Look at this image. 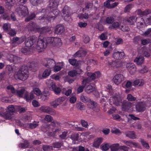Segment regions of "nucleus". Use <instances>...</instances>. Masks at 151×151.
Segmentation results:
<instances>
[{
  "label": "nucleus",
  "instance_id": "1",
  "mask_svg": "<svg viewBox=\"0 0 151 151\" xmlns=\"http://www.w3.org/2000/svg\"><path fill=\"white\" fill-rule=\"evenodd\" d=\"M60 0H50L45 14H41V16L38 20L41 23L53 20L59 14L60 11L57 9Z\"/></svg>",
  "mask_w": 151,
  "mask_h": 151
},
{
  "label": "nucleus",
  "instance_id": "2",
  "mask_svg": "<svg viewBox=\"0 0 151 151\" xmlns=\"http://www.w3.org/2000/svg\"><path fill=\"white\" fill-rule=\"evenodd\" d=\"M17 109L20 113L24 112L26 109L24 107H21L19 106H16L14 107L13 105L9 106L4 109L3 108L0 109V116L6 120H12L15 118L14 113L15 109Z\"/></svg>",
  "mask_w": 151,
  "mask_h": 151
},
{
  "label": "nucleus",
  "instance_id": "3",
  "mask_svg": "<svg viewBox=\"0 0 151 151\" xmlns=\"http://www.w3.org/2000/svg\"><path fill=\"white\" fill-rule=\"evenodd\" d=\"M62 45L61 39L58 37H48L47 39V42H44L43 40L39 38L37 44L36 46V49L38 52H40L44 51L47 45L51 46L60 47Z\"/></svg>",
  "mask_w": 151,
  "mask_h": 151
},
{
  "label": "nucleus",
  "instance_id": "4",
  "mask_svg": "<svg viewBox=\"0 0 151 151\" xmlns=\"http://www.w3.org/2000/svg\"><path fill=\"white\" fill-rule=\"evenodd\" d=\"M28 76L29 71L27 67L23 65L21 67L18 72L15 73L14 77L16 79L24 81L27 79Z\"/></svg>",
  "mask_w": 151,
  "mask_h": 151
},
{
  "label": "nucleus",
  "instance_id": "5",
  "mask_svg": "<svg viewBox=\"0 0 151 151\" xmlns=\"http://www.w3.org/2000/svg\"><path fill=\"white\" fill-rule=\"evenodd\" d=\"M109 101L111 105L114 104L116 106H119L122 103V99L119 95H117L116 96L114 95L110 97Z\"/></svg>",
  "mask_w": 151,
  "mask_h": 151
},
{
  "label": "nucleus",
  "instance_id": "6",
  "mask_svg": "<svg viewBox=\"0 0 151 151\" xmlns=\"http://www.w3.org/2000/svg\"><path fill=\"white\" fill-rule=\"evenodd\" d=\"M148 102L147 101L145 102H138L136 106V108L138 112H141L144 111L146 109L147 106H150L149 103H146Z\"/></svg>",
  "mask_w": 151,
  "mask_h": 151
},
{
  "label": "nucleus",
  "instance_id": "7",
  "mask_svg": "<svg viewBox=\"0 0 151 151\" xmlns=\"http://www.w3.org/2000/svg\"><path fill=\"white\" fill-rule=\"evenodd\" d=\"M16 11L20 16L24 17L28 15V11L27 7L23 5H21L17 9Z\"/></svg>",
  "mask_w": 151,
  "mask_h": 151
},
{
  "label": "nucleus",
  "instance_id": "8",
  "mask_svg": "<svg viewBox=\"0 0 151 151\" xmlns=\"http://www.w3.org/2000/svg\"><path fill=\"white\" fill-rule=\"evenodd\" d=\"M42 63L45 67L51 69L54 66L55 62L53 59L46 58L43 60Z\"/></svg>",
  "mask_w": 151,
  "mask_h": 151
},
{
  "label": "nucleus",
  "instance_id": "9",
  "mask_svg": "<svg viewBox=\"0 0 151 151\" xmlns=\"http://www.w3.org/2000/svg\"><path fill=\"white\" fill-rule=\"evenodd\" d=\"M40 110L42 112L52 115H55L56 114V112L55 110L48 106H42L40 108Z\"/></svg>",
  "mask_w": 151,
  "mask_h": 151
},
{
  "label": "nucleus",
  "instance_id": "10",
  "mask_svg": "<svg viewBox=\"0 0 151 151\" xmlns=\"http://www.w3.org/2000/svg\"><path fill=\"white\" fill-rule=\"evenodd\" d=\"M65 100V97H62L56 99L55 100L50 102V104L51 106L54 108H56L58 106L61 104Z\"/></svg>",
  "mask_w": 151,
  "mask_h": 151
},
{
  "label": "nucleus",
  "instance_id": "11",
  "mask_svg": "<svg viewBox=\"0 0 151 151\" xmlns=\"http://www.w3.org/2000/svg\"><path fill=\"white\" fill-rule=\"evenodd\" d=\"M125 54L124 52L119 51L117 50H114L112 54V57L116 60H120L123 58L124 57Z\"/></svg>",
  "mask_w": 151,
  "mask_h": 151
},
{
  "label": "nucleus",
  "instance_id": "12",
  "mask_svg": "<svg viewBox=\"0 0 151 151\" xmlns=\"http://www.w3.org/2000/svg\"><path fill=\"white\" fill-rule=\"evenodd\" d=\"M126 67L130 74L133 75L135 73L136 68L134 64L131 63H127L126 65Z\"/></svg>",
  "mask_w": 151,
  "mask_h": 151
},
{
  "label": "nucleus",
  "instance_id": "13",
  "mask_svg": "<svg viewBox=\"0 0 151 151\" xmlns=\"http://www.w3.org/2000/svg\"><path fill=\"white\" fill-rule=\"evenodd\" d=\"M133 104L132 103L125 101H124L122 105V110L124 111L131 110L133 109Z\"/></svg>",
  "mask_w": 151,
  "mask_h": 151
},
{
  "label": "nucleus",
  "instance_id": "14",
  "mask_svg": "<svg viewBox=\"0 0 151 151\" xmlns=\"http://www.w3.org/2000/svg\"><path fill=\"white\" fill-rule=\"evenodd\" d=\"M124 80V77L122 74L115 75L113 78V80L117 85L119 84Z\"/></svg>",
  "mask_w": 151,
  "mask_h": 151
},
{
  "label": "nucleus",
  "instance_id": "15",
  "mask_svg": "<svg viewBox=\"0 0 151 151\" xmlns=\"http://www.w3.org/2000/svg\"><path fill=\"white\" fill-rule=\"evenodd\" d=\"M65 30V27L63 25L59 24L56 26L55 33L57 35H61L64 32Z\"/></svg>",
  "mask_w": 151,
  "mask_h": 151
},
{
  "label": "nucleus",
  "instance_id": "16",
  "mask_svg": "<svg viewBox=\"0 0 151 151\" xmlns=\"http://www.w3.org/2000/svg\"><path fill=\"white\" fill-rule=\"evenodd\" d=\"M51 71L50 69H46L43 71L42 75L40 74H39L38 78L40 79L45 78L50 76Z\"/></svg>",
  "mask_w": 151,
  "mask_h": 151
},
{
  "label": "nucleus",
  "instance_id": "17",
  "mask_svg": "<svg viewBox=\"0 0 151 151\" xmlns=\"http://www.w3.org/2000/svg\"><path fill=\"white\" fill-rule=\"evenodd\" d=\"M27 27L29 30L37 32L38 30L39 26L32 22H30L27 26Z\"/></svg>",
  "mask_w": 151,
  "mask_h": 151
},
{
  "label": "nucleus",
  "instance_id": "18",
  "mask_svg": "<svg viewBox=\"0 0 151 151\" xmlns=\"http://www.w3.org/2000/svg\"><path fill=\"white\" fill-rule=\"evenodd\" d=\"M26 91L25 89L22 87L20 89L16 90L15 95L20 97H23L25 94Z\"/></svg>",
  "mask_w": 151,
  "mask_h": 151
},
{
  "label": "nucleus",
  "instance_id": "19",
  "mask_svg": "<svg viewBox=\"0 0 151 151\" xmlns=\"http://www.w3.org/2000/svg\"><path fill=\"white\" fill-rule=\"evenodd\" d=\"M142 53L146 57H149L151 53V51L149 49L146 48L145 47L142 48L140 50Z\"/></svg>",
  "mask_w": 151,
  "mask_h": 151
},
{
  "label": "nucleus",
  "instance_id": "20",
  "mask_svg": "<svg viewBox=\"0 0 151 151\" xmlns=\"http://www.w3.org/2000/svg\"><path fill=\"white\" fill-rule=\"evenodd\" d=\"M24 98L28 102L30 101L31 100L35 98V96L34 94H32L31 92L29 94L28 92L26 91L24 95Z\"/></svg>",
  "mask_w": 151,
  "mask_h": 151
},
{
  "label": "nucleus",
  "instance_id": "21",
  "mask_svg": "<svg viewBox=\"0 0 151 151\" xmlns=\"http://www.w3.org/2000/svg\"><path fill=\"white\" fill-rule=\"evenodd\" d=\"M109 65L111 67L115 68L119 67L123 65V63L122 61H120L117 63L116 61H114L111 62H109Z\"/></svg>",
  "mask_w": 151,
  "mask_h": 151
},
{
  "label": "nucleus",
  "instance_id": "22",
  "mask_svg": "<svg viewBox=\"0 0 151 151\" xmlns=\"http://www.w3.org/2000/svg\"><path fill=\"white\" fill-rule=\"evenodd\" d=\"M35 42L33 36L29 37L27 39V41L25 42L26 46L28 47H30L33 45Z\"/></svg>",
  "mask_w": 151,
  "mask_h": 151
},
{
  "label": "nucleus",
  "instance_id": "23",
  "mask_svg": "<svg viewBox=\"0 0 151 151\" xmlns=\"http://www.w3.org/2000/svg\"><path fill=\"white\" fill-rule=\"evenodd\" d=\"M139 19H140L141 21L144 22V19L142 18L141 17L136 18L134 16H132L130 17L127 20V22L129 24L132 25L133 24L136 22V20H138Z\"/></svg>",
  "mask_w": 151,
  "mask_h": 151
},
{
  "label": "nucleus",
  "instance_id": "24",
  "mask_svg": "<svg viewBox=\"0 0 151 151\" xmlns=\"http://www.w3.org/2000/svg\"><path fill=\"white\" fill-rule=\"evenodd\" d=\"M103 140V138L102 137H99L95 139L93 142V147L96 148H99Z\"/></svg>",
  "mask_w": 151,
  "mask_h": 151
},
{
  "label": "nucleus",
  "instance_id": "25",
  "mask_svg": "<svg viewBox=\"0 0 151 151\" xmlns=\"http://www.w3.org/2000/svg\"><path fill=\"white\" fill-rule=\"evenodd\" d=\"M51 28L48 27H43L40 28L39 27L38 30L37 32H40L41 34H45L47 33L50 31Z\"/></svg>",
  "mask_w": 151,
  "mask_h": 151
},
{
  "label": "nucleus",
  "instance_id": "26",
  "mask_svg": "<svg viewBox=\"0 0 151 151\" xmlns=\"http://www.w3.org/2000/svg\"><path fill=\"white\" fill-rule=\"evenodd\" d=\"M145 83L144 80L142 79H137L134 81L133 85L135 86H142Z\"/></svg>",
  "mask_w": 151,
  "mask_h": 151
},
{
  "label": "nucleus",
  "instance_id": "27",
  "mask_svg": "<svg viewBox=\"0 0 151 151\" xmlns=\"http://www.w3.org/2000/svg\"><path fill=\"white\" fill-rule=\"evenodd\" d=\"M39 122L34 121L33 123L25 124L24 126L25 128H28L30 129H34L38 125Z\"/></svg>",
  "mask_w": 151,
  "mask_h": 151
},
{
  "label": "nucleus",
  "instance_id": "28",
  "mask_svg": "<svg viewBox=\"0 0 151 151\" xmlns=\"http://www.w3.org/2000/svg\"><path fill=\"white\" fill-rule=\"evenodd\" d=\"M82 72V70L81 69H78L77 71L73 70L69 71L68 74L70 76L73 77L78 75H80Z\"/></svg>",
  "mask_w": 151,
  "mask_h": 151
},
{
  "label": "nucleus",
  "instance_id": "29",
  "mask_svg": "<svg viewBox=\"0 0 151 151\" xmlns=\"http://www.w3.org/2000/svg\"><path fill=\"white\" fill-rule=\"evenodd\" d=\"M88 81H90L88 80V78H85L83 79L82 83L84 86H79L78 88L77 89V92L78 93L82 92L83 90V89L85 87V85L86 84V83H88Z\"/></svg>",
  "mask_w": 151,
  "mask_h": 151
},
{
  "label": "nucleus",
  "instance_id": "30",
  "mask_svg": "<svg viewBox=\"0 0 151 151\" xmlns=\"http://www.w3.org/2000/svg\"><path fill=\"white\" fill-rule=\"evenodd\" d=\"M25 39V37L19 38L17 37L14 38L12 41V43L14 44L16 43L19 44L24 41Z\"/></svg>",
  "mask_w": 151,
  "mask_h": 151
},
{
  "label": "nucleus",
  "instance_id": "31",
  "mask_svg": "<svg viewBox=\"0 0 151 151\" xmlns=\"http://www.w3.org/2000/svg\"><path fill=\"white\" fill-rule=\"evenodd\" d=\"M23 143H20L18 145V147L20 148L25 149L29 147V143L28 141L23 139Z\"/></svg>",
  "mask_w": 151,
  "mask_h": 151
},
{
  "label": "nucleus",
  "instance_id": "32",
  "mask_svg": "<svg viewBox=\"0 0 151 151\" xmlns=\"http://www.w3.org/2000/svg\"><path fill=\"white\" fill-rule=\"evenodd\" d=\"M144 60V58L142 56H138L134 59V62L137 65H140L142 64Z\"/></svg>",
  "mask_w": 151,
  "mask_h": 151
},
{
  "label": "nucleus",
  "instance_id": "33",
  "mask_svg": "<svg viewBox=\"0 0 151 151\" xmlns=\"http://www.w3.org/2000/svg\"><path fill=\"white\" fill-rule=\"evenodd\" d=\"M110 145L109 143H104L100 146V149L103 151H107L110 148Z\"/></svg>",
  "mask_w": 151,
  "mask_h": 151
},
{
  "label": "nucleus",
  "instance_id": "34",
  "mask_svg": "<svg viewBox=\"0 0 151 151\" xmlns=\"http://www.w3.org/2000/svg\"><path fill=\"white\" fill-rule=\"evenodd\" d=\"M88 106L89 108L94 111H96V109L97 108V103L95 102L91 101V100L88 102Z\"/></svg>",
  "mask_w": 151,
  "mask_h": 151
},
{
  "label": "nucleus",
  "instance_id": "35",
  "mask_svg": "<svg viewBox=\"0 0 151 151\" xmlns=\"http://www.w3.org/2000/svg\"><path fill=\"white\" fill-rule=\"evenodd\" d=\"M63 66V63H59L57 65L55 64L53 70L55 72L59 71Z\"/></svg>",
  "mask_w": 151,
  "mask_h": 151
},
{
  "label": "nucleus",
  "instance_id": "36",
  "mask_svg": "<svg viewBox=\"0 0 151 151\" xmlns=\"http://www.w3.org/2000/svg\"><path fill=\"white\" fill-rule=\"evenodd\" d=\"M126 136L129 138L132 139H134L136 138V135L135 132L134 131H128L125 133Z\"/></svg>",
  "mask_w": 151,
  "mask_h": 151
},
{
  "label": "nucleus",
  "instance_id": "37",
  "mask_svg": "<svg viewBox=\"0 0 151 151\" xmlns=\"http://www.w3.org/2000/svg\"><path fill=\"white\" fill-rule=\"evenodd\" d=\"M120 148L119 144L116 143L110 145V148L111 151H118Z\"/></svg>",
  "mask_w": 151,
  "mask_h": 151
},
{
  "label": "nucleus",
  "instance_id": "38",
  "mask_svg": "<svg viewBox=\"0 0 151 151\" xmlns=\"http://www.w3.org/2000/svg\"><path fill=\"white\" fill-rule=\"evenodd\" d=\"M137 12L138 14L140 15L141 17H142L150 14V11L149 10H147L142 12L141 10H138Z\"/></svg>",
  "mask_w": 151,
  "mask_h": 151
},
{
  "label": "nucleus",
  "instance_id": "39",
  "mask_svg": "<svg viewBox=\"0 0 151 151\" xmlns=\"http://www.w3.org/2000/svg\"><path fill=\"white\" fill-rule=\"evenodd\" d=\"M32 94H35L37 96H39L42 94L40 90L38 88H35L31 91Z\"/></svg>",
  "mask_w": 151,
  "mask_h": 151
},
{
  "label": "nucleus",
  "instance_id": "40",
  "mask_svg": "<svg viewBox=\"0 0 151 151\" xmlns=\"http://www.w3.org/2000/svg\"><path fill=\"white\" fill-rule=\"evenodd\" d=\"M95 88L93 87L92 86L89 85L86 86L85 88L86 92L88 93H89L93 92L95 89Z\"/></svg>",
  "mask_w": 151,
  "mask_h": 151
},
{
  "label": "nucleus",
  "instance_id": "41",
  "mask_svg": "<svg viewBox=\"0 0 151 151\" xmlns=\"http://www.w3.org/2000/svg\"><path fill=\"white\" fill-rule=\"evenodd\" d=\"M46 83L47 85L49 88H52L53 86L55 84V83L51 79H47L46 81Z\"/></svg>",
  "mask_w": 151,
  "mask_h": 151
},
{
  "label": "nucleus",
  "instance_id": "42",
  "mask_svg": "<svg viewBox=\"0 0 151 151\" xmlns=\"http://www.w3.org/2000/svg\"><path fill=\"white\" fill-rule=\"evenodd\" d=\"M52 88L53 91L56 94L60 93L61 91V89L60 87H57L55 84L52 86Z\"/></svg>",
  "mask_w": 151,
  "mask_h": 151
},
{
  "label": "nucleus",
  "instance_id": "43",
  "mask_svg": "<svg viewBox=\"0 0 151 151\" xmlns=\"http://www.w3.org/2000/svg\"><path fill=\"white\" fill-rule=\"evenodd\" d=\"M85 52L83 50H80L76 52L74 55V57H80L85 54Z\"/></svg>",
  "mask_w": 151,
  "mask_h": 151
},
{
  "label": "nucleus",
  "instance_id": "44",
  "mask_svg": "<svg viewBox=\"0 0 151 151\" xmlns=\"http://www.w3.org/2000/svg\"><path fill=\"white\" fill-rule=\"evenodd\" d=\"M31 65L29 66V68H31V70H33V71H35L37 70V68L38 65L37 63L35 62H32L30 63Z\"/></svg>",
  "mask_w": 151,
  "mask_h": 151
},
{
  "label": "nucleus",
  "instance_id": "45",
  "mask_svg": "<svg viewBox=\"0 0 151 151\" xmlns=\"http://www.w3.org/2000/svg\"><path fill=\"white\" fill-rule=\"evenodd\" d=\"M8 91L11 92L12 93L15 95L16 90L15 88L11 85H9L7 87Z\"/></svg>",
  "mask_w": 151,
  "mask_h": 151
},
{
  "label": "nucleus",
  "instance_id": "46",
  "mask_svg": "<svg viewBox=\"0 0 151 151\" xmlns=\"http://www.w3.org/2000/svg\"><path fill=\"white\" fill-rule=\"evenodd\" d=\"M71 14V13L63 14V17H64V20L67 22H71L72 19L70 17Z\"/></svg>",
  "mask_w": 151,
  "mask_h": 151
},
{
  "label": "nucleus",
  "instance_id": "47",
  "mask_svg": "<svg viewBox=\"0 0 151 151\" xmlns=\"http://www.w3.org/2000/svg\"><path fill=\"white\" fill-rule=\"evenodd\" d=\"M2 28L4 31L7 32L11 28V25L9 23H5L3 24Z\"/></svg>",
  "mask_w": 151,
  "mask_h": 151
},
{
  "label": "nucleus",
  "instance_id": "48",
  "mask_svg": "<svg viewBox=\"0 0 151 151\" xmlns=\"http://www.w3.org/2000/svg\"><path fill=\"white\" fill-rule=\"evenodd\" d=\"M70 9L68 6H65L63 8L62 12L63 14H70Z\"/></svg>",
  "mask_w": 151,
  "mask_h": 151
},
{
  "label": "nucleus",
  "instance_id": "49",
  "mask_svg": "<svg viewBox=\"0 0 151 151\" xmlns=\"http://www.w3.org/2000/svg\"><path fill=\"white\" fill-rule=\"evenodd\" d=\"M80 99L84 103H86L88 102H89L90 100L89 98H88L83 94L81 95L80 97Z\"/></svg>",
  "mask_w": 151,
  "mask_h": 151
},
{
  "label": "nucleus",
  "instance_id": "50",
  "mask_svg": "<svg viewBox=\"0 0 151 151\" xmlns=\"http://www.w3.org/2000/svg\"><path fill=\"white\" fill-rule=\"evenodd\" d=\"M31 4L34 6H36L42 2V0H30Z\"/></svg>",
  "mask_w": 151,
  "mask_h": 151
},
{
  "label": "nucleus",
  "instance_id": "51",
  "mask_svg": "<svg viewBox=\"0 0 151 151\" xmlns=\"http://www.w3.org/2000/svg\"><path fill=\"white\" fill-rule=\"evenodd\" d=\"M141 142L142 146L147 149H149L150 148V146L143 139H141Z\"/></svg>",
  "mask_w": 151,
  "mask_h": 151
},
{
  "label": "nucleus",
  "instance_id": "52",
  "mask_svg": "<svg viewBox=\"0 0 151 151\" xmlns=\"http://www.w3.org/2000/svg\"><path fill=\"white\" fill-rule=\"evenodd\" d=\"M42 149L45 151L50 150L52 149V146L47 145H43L42 146Z\"/></svg>",
  "mask_w": 151,
  "mask_h": 151
},
{
  "label": "nucleus",
  "instance_id": "53",
  "mask_svg": "<svg viewBox=\"0 0 151 151\" xmlns=\"http://www.w3.org/2000/svg\"><path fill=\"white\" fill-rule=\"evenodd\" d=\"M15 2L14 0H6V5L8 7L13 6Z\"/></svg>",
  "mask_w": 151,
  "mask_h": 151
},
{
  "label": "nucleus",
  "instance_id": "54",
  "mask_svg": "<svg viewBox=\"0 0 151 151\" xmlns=\"http://www.w3.org/2000/svg\"><path fill=\"white\" fill-rule=\"evenodd\" d=\"M50 95V93L48 92L47 93L43 92V94L42 95L41 97L42 99H48Z\"/></svg>",
  "mask_w": 151,
  "mask_h": 151
},
{
  "label": "nucleus",
  "instance_id": "55",
  "mask_svg": "<svg viewBox=\"0 0 151 151\" xmlns=\"http://www.w3.org/2000/svg\"><path fill=\"white\" fill-rule=\"evenodd\" d=\"M127 99L129 101H135L136 98L134 97L130 94H128L127 96Z\"/></svg>",
  "mask_w": 151,
  "mask_h": 151
},
{
  "label": "nucleus",
  "instance_id": "56",
  "mask_svg": "<svg viewBox=\"0 0 151 151\" xmlns=\"http://www.w3.org/2000/svg\"><path fill=\"white\" fill-rule=\"evenodd\" d=\"M86 74L87 76L91 80H94L96 78L95 73L87 72Z\"/></svg>",
  "mask_w": 151,
  "mask_h": 151
},
{
  "label": "nucleus",
  "instance_id": "57",
  "mask_svg": "<svg viewBox=\"0 0 151 151\" xmlns=\"http://www.w3.org/2000/svg\"><path fill=\"white\" fill-rule=\"evenodd\" d=\"M122 142L124 144L129 146L130 147H132V141L129 140L127 141L126 140H122Z\"/></svg>",
  "mask_w": 151,
  "mask_h": 151
},
{
  "label": "nucleus",
  "instance_id": "58",
  "mask_svg": "<svg viewBox=\"0 0 151 151\" xmlns=\"http://www.w3.org/2000/svg\"><path fill=\"white\" fill-rule=\"evenodd\" d=\"M29 49V48L26 46V47H24L22 48L21 50V51L23 53L27 54H28L29 53L28 51Z\"/></svg>",
  "mask_w": 151,
  "mask_h": 151
},
{
  "label": "nucleus",
  "instance_id": "59",
  "mask_svg": "<svg viewBox=\"0 0 151 151\" xmlns=\"http://www.w3.org/2000/svg\"><path fill=\"white\" fill-rule=\"evenodd\" d=\"M148 70V68L146 66H144L141 69L139 70V72L141 73H147Z\"/></svg>",
  "mask_w": 151,
  "mask_h": 151
},
{
  "label": "nucleus",
  "instance_id": "60",
  "mask_svg": "<svg viewBox=\"0 0 151 151\" xmlns=\"http://www.w3.org/2000/svg\"><path fill=\"white\" fill-rule=\"evenodd\" d=\"M53 147L55 148H59L63 145V143L62 142H55L53 144Z\"/></svg>",
  "mask_w": 151,
  "mask_h": 151
},
{
  "label": "nucleus",
  "instance_id": "61",
  "mask_svg": "<svg viewBox=\"0 0 151 151\" xmlns=\"http://www.w3.org/2000/svg\"><path fill=\"white\" fill-rule=\"evenodd\" d=\"M113 118L115 120H119V121H123V119H120V116L117 114H115L112 115Z\"/></svg>",
  "mask_w": 151,
  "mask_h": 151
},
{
  "label": "nucleus",
  "instance_id": "62",
  "mask_svg": "<svg viewBox=\"0 0 151 151\" xmlns=\"http://www.w3.org/2000/svg\"><path fill=\"white\" fill-rule=\"evenodd\" d=\"M78 134H75L72 135L71 138L73 141H76L78 140Z\"/></svg>",
  "mask_w": 151,
  "mask_h": 151
},
{
  "label": "nucleus",
  "instance_id": "63",
  "mask_svg": "<svg viewBox=\"0 0 151 151\" xmlns=\"http://www.w3.org/2000/svg\"><path fill=\"white\" fill-rule=\"evenodd\" d=\"M10 36H13L16 34V32L14 29H11L7 32Z\"/></svg>",
  "mask_w": 151,
  "mask_h": 151
},
{
  "label": "nucleus",
  "instance_id": "64",
  "mask_svg": "<svg viewBox=\"0 0 151 151\" xmlns=\"http://www.w3.org/2000/svg\"><path fill=\"white\" fill-rule=\"evenodd\" d=\"M68 133L67 131H65L62 132L61 134L59 135V137L62 139H65Z\"/></svg>",
  "mask_w": 151,
  "mask_h": 151
}]
</instances>
